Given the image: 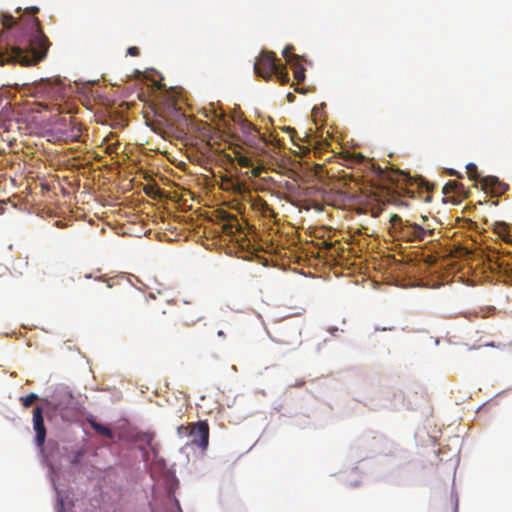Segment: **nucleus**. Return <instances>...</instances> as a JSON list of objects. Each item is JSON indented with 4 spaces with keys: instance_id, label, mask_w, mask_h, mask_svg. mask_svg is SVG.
Returning a JSON list of instances; mask_svg holds the SVG:
<instances>
[{
    "instance_id": "6ab92c4d",
    "label": "nucleus",
    "mask_w": 512,
    "mask_h": 512,
    "mask_svg": "<svg viewBox=\"0 0 512 512\" xmlns=\"http://www.w3.org/2000/svg\"><path fill=\"white\" fill-rule=\"evenodd\" d=\"M37 399L41 400L39 395L37 393H35V392H30L26 396L20 397V402H21L23 407L29 408L31 406L32 402L37 400Z\"/></svg>"
},
{
    "instance_id": "473e14b6",
    "label": "nucleus",
    "mask_w": 512,
    "mask_h": 512,
    "mask_svg": "<svg viewBox=\"0 0 512 512\" xmlns=\"http://www.w3.org/2000/svg\"><path fill=\"white\" fill-rule=\"evenodd\" d=\"M295 91L298 92V93H306V91H304L303 89H300L298 87L295 88Z\"/></svg>"
},
{
    "instance_id": "f3484780",
    "label": "nucleus",
    "mask_w": 512,
    "mask_h": 512,
    "mask_svg": "<svg viewBox=\"0 0 512 512\" xmlns=\"http://www.w3.org/2000/svg\"><path fill=\"white\" fill-rule=\"evenodd\" d=\"M359 158L365 162H367V165L371 172L378 178L382 179L384 178V170L383 168L373 159L369 160L366 159L364 155L359 153Z\"/></svg>"
},
{
    "instance_id": "72a5a7b5",
    "label": "nucleus",
    "mask_w": 512,
    "mask_h": 512,
    "mask_svg": "<svg viewBox=\"0 0 512 512\" xmlns=\"http://www.w3.org/2000/svg\"><path fill=\"white\" fill-rule=\"evenodd\" d=\"M387 329H388V328H386V327H383V328L376 327V328H375V330H376V331H379V330H381V331H385V330H387Z\"/></svg>"
},
{
    "instance_id": "f8f14e48",
    "label": "nucleus",
    "mask_w": 512,
    "mask_h": 512,
    "mask_svg": "<svg viewBox=\"0 0 512 512\" xmlns=\"http://www.w3.org/2000/svg\"><path fill=\"white\" fill-rule=\"evenodd\" d=\"M87 449L84 446H77L68 450L65 448V455L69 463L76 469H81L86 465Z\"/></svg>"
},
{
    "instance_id": "9b49d317",
    "label": "nucleus",
    "mask_w": 512,
    "mask_h": 512,
    "mask_svg": "<svg viewBox=\"0 0 512 512\" xmlns=\"http://www.w3.org/2000/svg\"><path fill=\"white\" fill-rule=\"evenodd\" d=\"M480 185L483 191L494 196H501L508 190V184L501 182L496 176H482Z\"/></svg>"
},
{
    "instance_id": "412c9836",
    "label": "nucleus",
    "mask_w": 512,
    "mask_h": 512,
    "mask_svg": "<svg viewBox=\"0 0 512 512\" xmlns=\"http://www.w3.org/2000/svg\"><path fill=\"white\" fill-rule=\"evenodd\" d=\"M203 114H204L205 117L214 118V119H216V118L221 119L223 117L222 114L218 113L217 111H213V112L209 111L208 112V111H206V109H204V113Z\"/></svg>"
},
{
    "instance_id": "bb28decb",
    "label": "nucleus",
    "mask_w": 512,
    "mask_h": 512,
    "mask_svg": "<svg viewBox=\"0 0 512 512\" xmlns=\"http://www.w3.org/2000/svg\"><path fill=\"white\" fill-rule=\"evenodd\" d=\"M503 272H504V273H507V274H510V276H511V280H512V267H508V266H507V267H504V268H503Z\"/></svg>"
},
{
    "instance_id": "423d86ee",
    "label": "nucleus",
    "mask_w": 512,
    "mask_h": 512,
    "mask_svg": "<svg viewBox=\"0 0 512 512\" xmlns=\"http://www.w3.org/2000/svg\"><path fill=\"white\" fill-rule=\"evenodd\" d=\"M418 278L414 280L417 286L427 288H438L448 283L446 276L443 272L435 267H428L427 265L417 267Z\"/></svg>"
},
{
    "instance_id": "7c9ffc66",
    "label": "nucleus",
    "mask_w": 512,
    "mask_h": 512,
    "mask_svg": "<svg viewBox=\"0 0 512 512\" xmlns=\"http://www.w3.org/2000/svg\"><path fill=\"white\" fill-rule=\"evenodd\" d=\"M309 132L313 135L312 142L316 143L317 142V136H316L315 131H312L311 129H309Z\"/></svg>"
},
{
    "instance_id": "f704fd0d",
    "label": "nucleus",
    "mask_w": 512,
    "mask_h": 512,
    "mask_svg": "<svg viewBox=\"0 0 512 512\" xmlns=\"http://www.w3.org/2000/svg\"><path fill=\"white\" fill-rule=\"evenodd\" d=\"M454 512H458V500H456V502H455V509H454Z\"/></svg>"
},
{
    "instance_id": "1a4fd4ad",
    "label": "nucleus",
    "mask_w": 512,
    "mask_h": 512,
    "mask_svg": "<svg viewBox=\"0 0 512 512\" xmlns=\"http://www.w3.org/2000/svg\"><path fill=\"white\" fill-rule=\"evenodd\" d=\"M47 83H48L47 92L52 97L61 98V99L68 98L71 94H73L75 92L76 89L79 88L77 83H75V85L72 86L70 83L67 84L61 78L47 80Z\"/></svg>"
},
{
    "instance_id": "b1692460",
    "label": "nucleus",
    "mask_w": 512,
    "mask_h": 512,
    "mask_svg": "<svg viewBox=\"0 0 512 512\" xmlns=\"http://www.w3.org/2000/svg\"><path fill=\"white\" fill-rule=\"evenodd\" d=\"M293 50H294V46L292 44H287L282 51L283 57H287L288 53Z\"/></svg>"
},
{
    "instance_id": "0eeeda50",
    "label": "nucleus",
    "mask_w": 512,
    "mask_h": 512,
    "mask_svg": "<svg viewBox=\"0 0 512 512\" xmlns=\"http://www.w3.org/2000/svg\"><path fill=\"white\" fill-rule=\"evenodd\" d=\"M141 457H144V452L136 444H127L121 447L117 463L127 471H137L141 466Z\"/></svg>"
},
{
    "instance_id": "393cba45",
    "label": "nucleus",
    "mask_w": 512,
    "mask_h": 512,
    "mask_svg": "<svg viewBox=\"0 0 512 512\" xmlns=\"http://www.w3.org/2000/svg\"><path fill=\"white\" fill-rule=\"evenodd\" d=\"M339 331V328L336 327V326H331L329 327L328 329V332L332 335V336H335L336 333Z\"/></svg>"
},
{
    "instance_id": "4be33fe9",
    "label": "nucleus",
    "mask_w": 512,
    "mask_h": 512,
    "mask_svg": "<svg viewBox=\"0 0 512 512\" xmlns=\"http://www.w3.org/2000/svg\"><path fill=\"white\" fill-rule=\"evenodd\" d=\"M467 173L469 175H473L474 173H477V165L473 162H469L466 164Z\"/></svg>"
},
{
    "instance_id": "c85d7f7f",
    "label": "nucleus",
    "mask_w": 512,
    "mask_h": 512,
    "mask_svg": "<svg viewBox=\"0 0 512 512\" xmlns=\"http://www.w3.org/2000/svg\"><path fill=\"white\" fill-rule=\"evenodd\" d=\"M447 174H448L449 176H453V175H455V174H456V170H455V169H453V168H448V169H447Z\"/></svg>"
},
{
    "instance_id": "2f4dec72",
    "label": "nucleus",
    "mask_w": 512,
    "mask_h": 512,
    "mask_svg": "<svg viewBox=\"0 0 512 512\" xmlns=\"http://www.w3.org/2000/svg\"><path fill=\"white\" fill-rule=\"evenodd\" d=\"M217 336H219V337H223V338H224V337H225V333H224V331H223V330H219V331L217 332Z\"/></svg>"
},
{
    "instance_id": "e433bc0d",
    "label": "nucleus",
    "mask_w": 512,
    "mask_h": 512,
    "mask_svg": "<svg viewBox=\"0 0 512 512\" xmlns=\"http://www.w3.org/2000/svg\"><path fill=\"white\" fill-rule=\"evenodd\" d=\"M407 275L409 274H414V270H411V271H406Z\"/></svg>"
},
{
    "instance_id": "f03ea898",
    "label": "nucleus",
    "mask_w": 512,
    "mask_h": 512,
    "mask_svg": "<svg viewBox=\"0 0 512 512\" xmlns=\"http://www.w3.org/2000/svg\"><path fill=\"white\" fill-rule=\"evenodd\" d=\"M41 402L49 416L60 415L65 422H73L77 418L78 404L64 385H57L50 395L41 398Z\"/></svg>"
},
{
    "instance_id": "2eb2a0df",
    "label": "nucleus",
    "mask_w": 512,
    "mask_h": 512,
    "mask_svg": "<svg viewBox=\"0 0 512 512\" xmlns=\"http://www.w3.org/2000/svg\"><path fill=\"white\" fill-rule=\"evenodd\" d=\"M495 229L505 242L512 244V224L500 221L495 224Z\"/></svg>"
},
{
    "instance_id": "39448f33",
    "label": "nucleus",
    "mask_w": 512,
    "mask_h": 512,
    "mask_svg": "<svg viewBox=\"0 0 512 512\" xmlns=\"http://www.w3.org/2000/svg\"><path fill=\"white\" fill-rule=\"evenodd\" d=\"M388 231L394 240L407 243L422 241L427 235V230L420 224L403 220L393 213L390 214Z\"/></svg>"
},
{
    "instance_id": "5701e85b",
    "label": "nucleus",
    "mask_w": 512,
    "mask_h": 512,
    "mask_svg": "<svg viewBox=\"0 0 512 512\" xmlns=\"http://www.w3.org/2000/svg\"><path fill=\"white\" fill-rule=\"evenodd\" d=\"M129 56H137L139 54V48L137 46H130L126 51Z\"/></svg>"
},
{
    "instance_id": "a211bd4d",
    "label": "nucleus",
    "mask_w": 512,
    "mask_h": 512,
    "mask_svg": "<svg viewBox=\"0 0 512 512\" xmlns=\"http://www.w3.org/2000/svg\"><path fill=\"white\" fill-rule=\"evenodd\" d=\"M175 113V118H176V122H177V125L182 129L183 127H189L191 125L194 124V120L192 118H190L189 116H187L185 113L181 112L180 110H176L174 111Z\"/></svg>"
},
{
    "instance_id": "aec40b11",
    "label": "nucleus",
    "mask_w": 512,
    "mask_h": 512,
    "mask_svg": "<svg viewBox=\"0 0 512 512\" xmlns=\"http://www.w3.org/2000/svg\"><path fill=\"white\" fill-rule=\"evenodd\" d=\"M105 145H106L105 151L107 153H114V152L116 153L119 143L117 140H114L113 138H111V139H106Z\"/></svg>"
},
{
    "instance_id": "4468645a",
    "label": "nucleus",
    "mask_w": 512,
    "mask_h": 512,
    "mask_svg": "<svg viewBox=\"0 0 512 512\" xmlns=\"http://www.w3.org/2000/svg\"><path fill=\"white\" fill-rule=\"evenodd\" d=\"M291 68L293 70L294 78L297 80L298 83H301L305 80L306 74H305V67L300 62V56L297 54L293 55V62L291 63Z\"/></svg>"
},
{
    "instance_id": "cd10ccee",
    "label": "nucleus",
    "mask_w": 512,
    "mask_h": 512,
    "mask_svg": "<svg viewBox=\"0 0 512 512\" xmlns=\"http://www.w3.org/2000/svg\"><path fill=\"white\" fill-rule=\"evenodd\" d=\"M287 99L289 102H293L295 100V95L291 92L287 93Z\"/></svg>"
},
{
    "instance_id": "dca6fc26",
    "label": "nucleus",
    "mask_w": 512,
    "mask_h": 512,
    "mask_svg": "<svg viewBox=\"0 0 512 512\" xmlns=\"http://www.w3.org/2000/svg\"><path fill=\"white\" fill-rule=\"evenodd\" d=\"M55 485V483H53ZM56 487V486H54ZM56 490V511L67 512V507L71 505V500L68 495L64 494L61 490Z\"/></svg>"
},
{
    "instance_id": "20e7f679",
    "label": "nucleus",
    "mask_w": 512,
    "mask_h": 512,
    "mask_svg": "<svg viewBox=\"0 0 512 512\" xmlns=\"http://www.w3.org/2000/svg\"><path fill=\"white\" fill-rule=\"evenodd\" d=\"M255 75L264 80L276 79L281 83H288L289 73L273 51L262 50L253 64Z\"/></svg>"
},
{
    "instance_id": "7ed1b4c3",
    "label": "nucleus",
    "mask_w": 512,
    "mask_h": 512,
    "mask_svg": "<svg viewBox=\"0 0 512 512\" xmlns=\"http://www.w3.org/2000/svg\"><path fill=\"white\" fill-rule=\"evenodd\" d=\"M179 480L174 474H166L162 481L154 484L152 500L149 502L151 512H182L174 493Z\"/></svg>"
},
{
    "instance_id": "f257e3e1",
    "label": "nucleus",
    "mask_w": 512,
    "mask_h": 512,
    "mask_svg": "<svg viewBox=\"0 0 512 512\" xmlns=\"http://www.w3.org/2000/svg\"><path fill=\"white\" fill-rule=\"evenodd\" d=\"M37 6L17 7L14 17L10 12L0 13V65L31 66L40 62L47 54V38L35 15Z\"/></svg>"
},
{
    "instance_id": "6e6552de",
    "label": "nucleus",
    "mask_w": 512,
    "mask_h": 512,
    "mask_svg": "<svg viewBox=\"0 0 512 512\" xmlns=\"http://www.w3.org/2000/svg\"><path fill=\"white\" fill-rule=\"evenodd\" d=\"M33 430L35 432L34 442L36 447L43 451L46 441V427L44 423L43 411L40 406L33 410L32 416Z\"/></svg>"
},
{
    "instance_id": "9d476101",
    "label": "nucleus",
    "mask_w": 512,
    "mask_h": 512,
    "mask_svg": "<svg viewBox=\"0 0 512 512\" xmlns=\"http://www.w3.org/2000/svg\"><path fill=\"white\" fill-rule=\"evenodd\" d=\"M189 436L192 437V443L202 451H205L209 444V428L205 422L199 421L190 427Z\"/></svg>"
},
{
    "instance_id": "ddd939ff",
    "label": "nucleus",
    "mask_w": 512,
    "mask_h": 512,
    "mask_svg": "<svg viewBox=\"0 0 512 512\" xmlns=\"http://www.w3.org/2000/svg\"><path fill=\"white\" fill-rule=\"evenodd\" d=\"M87 421H88L90 427L94 431H96L97 433H99L102 436H105L109 440L114 441V434H113V432L108 427H106L105 425L97 422L92 415L88 416V420Z\"/></svg>"
},
{
    "instance_id": "c9c22d12",
    "label": "nucleus",
    "mask_w": 512,
    "mask_h": 512,
    "mask_svg": "<svg viewBox=\"0 0 512 512\" xmlns=\"http://www.w3.org/2000/svg\"><path fill=\"white\" fill-rule=\"evenodd\" d=\"M48 445L52 446L53 444H52L51 442H48ZM54 445H55V446H56V448H57V453H58V454H60V452H59V447H58L56 444H54Z\"/></svg>"
},
{
    "instance_id": "a878e982",
    "label": "nucleus",
    "mask_w": 512,
    "mask_h": 512,
    "mask_svg": "<svg viewBox=\"0 0 512 512\" xmlns=\"http://www.w3.org/2000/svg\"><path fill=\"white\" fill-rule=\"evenodd\" d=\"M316 112H317L316 107H313V109H312V116L314 117V122H315L316 126H318V119H317V116H316Z\"/></svg>"
},
{
    "instance_id": "c756f323",
    "label": "nucleus",
    "mask_w": 512,
    "mask_h": 512,
    "mask_svg": "<svg viewBox=\"0 0 512 512\" xmlns=\"http://www.w3.org/2000/svg\"><path fill=\"white\" fill-rule=\"evenodd\" d=\"M55 226L58 228H63L65 226V224L63 221L58 220L55 222Z\"/></svg>"
}]
</instances>
